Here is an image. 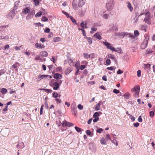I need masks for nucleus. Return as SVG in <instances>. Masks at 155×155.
<instances>
[{"label":"nucleus","instance_id":"nucleus-27","mask_svg":"<svg viewBox=\"0 0 155 155\" xmlns=\"http://www.w3.org/2000/svg\"><path fill=\"white\" fill-rule=\"evenodd\" d=\"M91 31L90 32L92 34L94 33V31H95L97 30V28L95 27H93L91 28Z\"/></svg>","mask_w":155,"mask_h":155},{"label":"nucleus","instance_id":"nucleus-51","mask_svg":"<svg viewBox=\"0 0 155 155\" xmlns=\"http://www.w3.org/2000/svg\"><path fill=\"white\" fill-rule=\"evenodd\" d=\"M43 106H44L43 105H42L41 107V109H40V114L41 115L42 114L43 110Z\"/></svg>","mask_w":155,"mask_h":155},{"label":"nucleus","instance_id":"nucleus-41","mask_svg":"<svg viewBox=\"0 0 155 155\" xmlns=\"http://www.w3.org/2000/svg\"><path fill=\"white\" fill-rule=\"evenodd\" d=\"M86 38H87V40L90 45H91L92 43V39L91 38L89 37L87 38L86 37Z\"/></svg>","mask_w":155,"mask_h":155},{"label":"nucleus","instance_id":"nucleus-37","mask_svg":"<svg viewBox=\"0 0 155 155\" xmlns=\"http://www.w3.org/2000/svg\"><path fill=\"white\" fill-rule=\"evenodd\" d=\"M41 21L44 22L47 21H48V19L45 17L43 16L41 18Z\"/></svg>","mask_w":155,"mask_h":155},{"label":"nucleus","instance_id":"nucleus-40","mask_svg":"<svg viewBox=\"0 0 155 155\" xmlns=\"http://www.w3.org/2000/svg\"><path fill=\"white\" fill-rule=\"evenodd\" d=\"M6 72V70L4 69H2L0 70V76L4 74Z\"/></svg>","mask_w":155,"mask_h":155},{"label":"nucleus","instance_id":"nucleus-39","mask_svg":"<svg viewBox=\"0 0 155 155\" xmlns=\"http://www.w3.org/2000/svg\"><path fill=\"white\" fill-rule=\"evenodd\" d=\"M134 34L135 35L134 36H135V37L138 36L139 35V31L137 30L134 31Z\"/></svg>","mask_w":155,"mask_h":155},{"label":"nucleus","instance_id":"nucleus-3","mask_svg":"<svg viewBox=\"0 0 155 155\" xmlns=\"http://www.w3.org/2000/svg\"><path fill=\"white\" fill-rule=\"evenodd\" d=\"M144 15L145 16L144 18V21L147 23L150 24L151 23L150 19V13L149 12H147L145 13L141 14L140 15Z\"/></svg>","mask_w":155,"mask_h":155},{"label":"nucleus","instance_id":"nucleus-7","mask_svg":"<svg viewBox=\"0 0 155 155\" xmlns=\"http://www.w3.org/2000/svg\"><path fill=\"white\" fill-rule=\"evenodd\" d=\"M71 108L72 111L73 113H74V114L76 115L77 111V107L75 103H73L71 104Z\"/></svg>","mask_w":155,"mask_h":155},{"label":"nucleus","instance_id":"nucleus-2","mask_svg":"<svg viewBox=\"0 0 155 155\" xmlns=\"http://www.w3.org/2000/svg\"><path fill=\"white\" fill-rule=\"evenodd\" d=\"M113 0H107L106 5V7L108 10H111L114 7Z\"/></svg>","mask_w":155,"mask_h":155},{"label":"nucleus","instance_id":"nucleus-53","mask_svg":"<svg viewBox=\"0 0 155 155\" xmlns=\"http://www.w3.org/2000/svg\"><path fill=\"white\" fill-rule=\"evenodd\" d=\"M62 12L67 17H69V15L68 13L64 11H62Z\"/></svg>","mask_w":155,"mask_h":155},{"label":"nucleus","instance_id":"nucleus-9","mask_svg":"<svg viewBox=\"0 0 155 155\" xmlns=\"http://www.w3.org/2000/svg\"><path fill=\"white\" fill-rule=\"evenodd\" d=\"M54 78L56 79H61L62 78V76L60 74L57 73L55 74L54 76Z\"/></svg>","mask_w":155,"mask_h":155},{"label":"nucleus","instance_id":"nucleus-28","mask_svg":"<svg viewBox=\"0 0 155 155\" xmlns=\"http://www.w3.org/2000/svg\"><path fill=\"white\" fill-rule=\"evenodd\" d=\"M69 18L73 23L75 24H77L76 21L72 17L70 16Z\"/></svg>","mask_w":155,"mask_h":155},{"label":"nucleus","instance_id":"nucleus-16","mask_svg":"<svg viewBox=\"0 0 155 155\" xmlns=\"http://www.w3.org/2000/svg\"><path fill=\"white\" fill-rule=\"evenodd\" d=\"M84 57L86 59H88L91 57V55H94V53L91 54H88L87 53H84L83 54Z\"/></svg>","mask_w":155,"mask_h":155},{"label":"nucleus","instance_id":"nucleus-20","mask_svg":"<svg viewBox=\"0 0 155 155\" xmlns=\"http://www.w3.org/2000/svg\"><path fill=\"white\" fill-rule=\"evenodd\" d=\"M108 56L109 58H111L115 62L117 61V59L114 57V56L111 54L108 55Z\"/></svg>","mask_w":155,"mask_h":155},{"label":"nucleus","instance_id":"nucleus-34","mask_svg":"<svg viewBox=\"0 0 155 155\" xmlns=\"http://www.w3.org/2000/svg\"><path fill=\"white\" fill-rule=\"evenodd\" d=\"M71 71V70L70 68H68L65 71V74H69V73Z\"/></svg>","mask_w":155,"mask_h":155},{"label":"nucleus","instance_id":"nucleus-58","mask_svg":"<svg viewBox=\"0 0 155 155\" xmlns=\"http://www.w3.org/2000/svg\"><path fill=\"white\" fill-rule=\"evenodd\" d=\"M123 72V71L121 70L120 69H119L117 72V74H121Z\"/></svg>","mask_w":155,"mask_h":155},{"label":"nucleus","instance_id":"nucleus-62","mask_svg":"<svg viewBox=\"0 0 155 155\" xmlns=\"http://www.w3.org/2000/svg\"><path fill=\"white\" fill-rule=\"evenodd\" d=\"M137 76L138 77H140L141 76V71L138 70L137 71Z\"/></svg>","mask_w":155,"mask_h":155},{"label":"nucleus","instance_id":"nucleus-10","mask_svg":"<svg viewBox=\"0 0 155 155\" xmlns=\"http://www.w3.org/2000/svg\"><path fill=\"white\" fill-rule=\"evenodd\" d=\"M53 85L54 86L53 89L54 90H57L59 87V84L57 82L53 83Z\"/></svg>","mask_w":155,"mask_h":155},{"label":"nucleus","instance_id":"nucleus-56","mask_svg":"<svg viewBox=\"0 0 155 155\" xmlns=\"http://www.w3.org/2000/svg\"><path fill=\"white\" fill-rule=\"evenodd\" d=\"M67 123V124L66 126L68 127H70L71 126H73V124L68 122V123Z\"/></svg>","mask_w":155,"mask_h":155},{"label":"nucleus","instance_id":"nucleus-29","mask_svg":"<svg viewBox=\"0 0 155 155\" xmlns=\"http://www.w3.org/2000/svg\"><path fill=\"white\" fill-rule=\"evenodd\" d=\"M125 32H121L118 35V36L121 38H124L125 37Z\"/></svg>","mask_w":155,"mask_h":155},{"label":"nucleus","instance_id":"nucleus-31","mask_svg":"<svg viewBox=\"0 0 155 155\" xmlns=\"http://www.w3.org/2000/svg\"><path fill=\"white\" fill-rule=\"evenodd\" d=\"M42 13L41 12H39L36 14L35 15V16L36 17H40L42 15Z\"/></svg>","mask_w":155,"mask_h":155},{"label":"nucleus","instance_id":"nucleus-23","mask_svg":"<svg viewBox=\"0 0 155 155\" xmlns=\"http://www.w3.org/2000/svg\"><path fill=\"white\" fill-rule=\"evenodd\" d=\"M100 142L102 144L105 145L106 144L105 139L104 137H102L101 139Z\"/></svg>","mask_w":155,"mask_h":155},{"label":"nucleus","instance_id":"nucleus-52","mask_svg":"<svg viewBox=\"0 0 155 155\" xmlns=\"http://www.w3.org/2000/svg\"><path fill=\"white\" fill-rule=\"evenodd\" d=\"M67 123H68V122L66 121V120H64V121L62 123V126L64 127L66 126L67 124Z\"/></svg>","mask_w":155,"mask_h":155},{"label":"nucleus","instance_id":"nucleus-50","mask_svg":"<svg viewBox=\"0 0 155 155\" xmlns=\"http://www.w3.org/2000/svg\"><path fill=\"white\" fill-rule=\"evenodd\" d=\"M75 128L77 132H80L81 131V129L80 128L77 127H75Z\"/></svg>","mask_w":155,"mask_h":155},{"label":"nucleus","instance_id":"nucleus-46","mask_svg":"<svg viewBox=\"0 0 155 155\" xmlns=\"http://www.w3.org/2000/svg\"><path fill=\"white\" fill-rule=\"evenodd\" d=\"M86 134L87 135L90 136L91 137L92 136V135H91V133L90 130H87L86 131Z\"/></svg>","mask_w":155,"mask_h":155},{"label":"nucleus","instance_id":"nucleus-32","mask_svg":"<svg viewBox=\"0 0 155 155\" xmlns=\"http://www.w3.org/2000/svg\"><path fill=\"white\" fill-rule=\"evenodd\" d=\"M147 25H144L142 26L141 27V29L143 30H144L145 32L147 31L146 30Z\"/></svg>","mask_w":155,"mask_h":155},{"label":"nucleus","instance_id":"nucleus-33","mask_svg":"<svg viewBox=\"0 0 155 155\" xmlns=\"http://www.w3.org/2000/svg\"><path fill=\"white\" fill-rule=\"evenodd\" d=\"M72 5L74 9L75 10H77L78 9V7L77 5L74 2H73L72 3Z\"/></svg>","mask_w":155,"mask_h":155},{"label":"nucleus","instance_id":"nucleus-21","mask_svg":"<svg viewBox=\"0 0 155 155\" xmlns=\"http://www.w3.org/2000/svg\"><path fill=\"white\" fill-rule=\"evenodd\" d=\"M41 90L44 91L47 93H51L52 92V91L51 89H48L45 88H43L41 89Z\"/></svg>","mask_w":155,"mask_h":155},{"label":"nucleus","instance_id":"nucleus-57","mask_svg":"<svg viewBox=\"0 0 155 155\" xmlns=\"http://www.w3.org/2000/svg\"><path fill=\"white\" fill-rule=\"evenodd\" d=\"M44 31L45 33H49L50 31V29L49 28H46L45 30Z\"/></svg>","mask_w":155,"mask_h":155},{"label":"nucleus","instance_id":"nucleus-18","mask_svg":"<svg viewBox=\"0 0 155 155\" xmlns=\"http://www.w3.org/2000/svg\"><path fill=\"white\" fill-rule=\"evenodd\" d=\"M128 37L130 38V41H133L134 40H135V37L134 36L133 34L130 33Z\"/></svg>","mask_w":155,"mask_h":155},{"label":"nucleus","instance_id":"nucleus-44","mask_svg":"<svg viewBox=\"0 0 155 155\" xmlns=\"http://www.w3.org/2000/svg\"><path fill=\"white\" fill-rule=\"evenodd\" d=\"M99 116V114L98 112H95L93 115V117L94 118L97 117Z\"/></svg>","mask_w":155,"mask_h":155},{"label":"nucleus","instance_id":"nucleus-54","mask_svg":"<svg viewBox=\"0 0 155 155\" xmlns=\"http://www.w3.org/2000/svg\"><path fill=\"white\" fill-rule=\"evenodd\" d=\"M53 96L55 98H57L58 96V94L57 93L54 92L53 93Z\"/></svg>","mask_w":155,"mask_h":155},{"label":"nucleus","instance_id":"nucleus-26","mask_svg":"<svg viewBox=\"0 0 155 155\" xmlns=\"http://www.w3.org/2000/svg\"><path fill=\"white\" fill-rule=\"evenodd\" d=\"M150 64H144V67L145 69H147L148 68H150Z\"/></svg>","mask_w":155,"mask_h":155},{"label":"nucleus","instance_id":"nucleus-30","mask_svg":"<svg viewBox=\"0 0 155 155\" xmlns=\"http://www.w3.org/2000/svg\"><path fill=\"white\" fill-rule=\"evenodd\" d=\"M60 40V38L58 37H56L53 39V41L54 42H57L59 41Z\"/></svg>","mask_w":155,"mask_h":155},{"label":"nucleus","instance_id":"nucleus-22","mask_svg":"<svg viewBox=\"0 0 155 155\" xmlns=\"http://www.w3.org/2000/svg\"><path fill=\"white\" fill-rule=\"evenodd\" d=\"M127 7L130 9V11L131 12L133 9V8L131 6V3L129 2H127Z\"/></svg>","mask_w":155,"mask_h":155},{"label":"nucleus","instance_id":"nucleus-11","mask_svg":"<svg viewBox=\"0 0 155 155\" xmlns=\"http://www.w3.org/2000/svg\"><path fill=\"white\" fill-rule=\"evenodd\" d=\"M30 12V9L28 7H26L24 8L22 10V12L25 14H27Z\"/></svg>","mask_w":155,"mask_h":155},{"label":"nucleus","instance_id":"nucleus-55","mask_svg":"<svg viewBox=\"0 0 155 155\" xmlns=\"http://www.w3.org/2000/svg\"><path fill=\"white\" fill-rule=\"evenodd\" d=\"M103 130L102 128H100L98 129H97L96 132L97 133H101L102 131H103Z\"/></svg>","mask_w":155,"mask_h":155},{"label":"nucleus","instance_id":"nucleus-5","mask_svg":"<svg viewBox=\"0 0 155 155\" xmlns=\"http://www.w3.org/2000/svg\"><path fill=\"white\" fill-rule=\"evenodd\" d=\"M134 91H135V93L134 94V96L136 98L138 97L139 93L140 91V88L139 86H135L134 88Z\"/></svg>","mask_w":155,"mask_h":155},{"label":"nucleus","instance_id":"nucleus-6","mask_svg":"<svg viewBox=\"0 0 155 155\" xmlns=\"http://www.w3.org/2000/svg\"><path fill=\"white\" fill-rule=\"evenodd\" d=\"M15 11L14 10L11 11L7 16V17L10 20H12L15 17Z\"/></svg>","mask_w":155,"mask_h":155},{"label":"nucleus","instance_id":"nucleus-25","mask_svg":"<svg viewBox=\"0 0 155 155\" xmlns=\"http://www.w3.org/2000/svg\"><path fill=\"white\" fill-rule=\"evenodd\" d=\"M114 51L119 54L122 53V50L121 48H117L116 49H115V50Z\"/></svg>","mask_w":155,"mask_h":155},{"label":"nucleus","instance_id":"nucleus-14","mask_svg":"<svg viewBox=\"0 0 155 155\" xmlns=\"http://www.w3.org/2000/svg\"><path fill=\"white\" fill-rule=\"evenodd\" d=\"M86 0H79L78 3V6L80 7H81L85 3Z\"/></svg>","mask_w":155,"mask_h":155},{"label":"nucleus","instance_id":"nucleus-45","mask_svg":"<svg viewBox=\"0 0 155 155\" xmlns=\"http://www.w3.org/2000/svg\"><path fill=\"white\" fill-rule=\"evenodd\" d=\"M112 142L114 144H116V146L118 145V143L117 141L116 140H111Z\"/></svg>","mask_w":155,"mask_h":155},{"label":"nucleus","instance_id":"nucleus-4","mask_svg":"<svg viewBox=\"0 0 155 155\" xmlns=\"http://www.w3.org/2000/svg\"><path fill=\"white\" fill-rule=\"evenodd\" d=\"M102 43L104 45L107 46V49H109L113 51H114L115 50V48H114L110 46L111 44L109 43L107 41H103Z\"/></svg>","mask_w":155,"mask_h":155},{"label":"nucleus","instance_id":"nucleus-15","mask_svg":"<svg viewBox=\"0 0 155 155\" xmlns=\"http://www.w3.org/2000/svg\"><path fill=\"white\" fill-rule=\"evenodd\" d=\"M35 46L38 48H45L44 45H41L37 43L35 44Z\"/></svg>","mask_w":155,"mask_h":155},{"label":"nucleus","instance_id":"nucleus-1","mask_svg":"<svg viewBox=\"0 0 155 155\" xmlns=\"http://www.w3.org/2000/svg\"><path fill=\"white\" fill-rule=\"evenodd\" d=\"M144 37L145 39L141 45V48L142 49H144L147 47L148 41L149 40V36L148 35H145Z\"/></svg>","mask_w":155,"mask_h":155},{"label":"nucleus","instance_id":"nucleus-59","mask_svg":"<svg viewBox=\"0 0 155 155\" xmlns=\"http://www.w3.org/2000/svg\"><path fill=\"white\" fill-rule=\"evenodd\" d=\"M106 140H111V139L110 137V135L109 134H107L106 135Z\"/></svg>","mask_w":155,"mask_h":155},{"label":"nucleus","instance_id":"nucleus-12","mask_svg":"<svg viewBox=\"0 0 155 155\" xmlns=\"http://www.w3.org/2000/svg\"><path fill=\"white\" fill-rule=\"evenodd\" d=\"M101 34L100 32L96 33L94 35V36L98 39L101 40Z\"/></svg>","mask_w":155,"mask_h":155},{"label":"nucleus","instance_id":"nucleus-64","mask_svg":"<svg viewBox=\"0 0 155 155\" xmlns=\"http://www.w3.org/2000/svg\"><path fill=\"white\" fill-rule=\"evenodd\" d=\"M99 118L98 117H96L93 119V122H96L99 120Z\"/></svg>","mask_w":155,"mask_h":155},{"label":"nucleus","instance_id":"nucleus-60","mask_svg":"<svg viewBox=\"0 0 155 155\" xmlns=\"http://www.w3.org/2000/svg\"><path fill=\"white\" fill-rule=\"evenodd\" d=\"M106 63L108 65L110 64V61L109 59H107L106 61Z\"/></svg>","mask_w":155,"mask_h":155},{"label":"nucleus","instance_id":"nucleus-35","mask_svg":"<svg viewBox=\"0 0 155 155\" xmlns=\"http://www.w3.org/2000/svg\"><path fill=\"white\" fill-rule=\"evenodd\" d=\"M68 62L69 65L71 66H73L74 65V63L73 62V61L71 59H69Z\"/></svg>","mask_w":155,"mask_h":155},{"label":"nucleus","instance_id":"nucleus-13","mask_svg":"<svg viewBox=\"0 0 155 155\" xmlns=\"http://www.w3.org/2000/svg\"><path fill=\"white\" fill-rule=\"evenodd\" d=\"M40 56L46 57L48 55V53L46 51H44L41 52L40 53Z\"/></svg>","mask_w":155,"mask_h":155},{"label":"nucleus","instance_id":"nucleus-8","mask_svg":"<svg viewBox=\"0 0 155 155\" xmlns=\"http://www.w3.org/2000/svg\"><path fill=\"white\" fill-rule=\"evenodd\" d=\"M86 12V9L85 8H81L78 11V14L81 16H83Z\"/></svg>","mask_w":155,"mask_h":155},{"label":"nucleus","instance_id":"nucleus-48","mask_svg":"<svg viewBox=\"0 0 155 155\" xmlns=\"http://www.w3.org/2000/svg\"><path fill=\"white\" fill-rule=\"evenodd\" d=\"M34 2L35 3V5H38L39 3V1L38 0H34Z\"/></svg>","mask_w":155,"mask_h":155},{"label":"nucleus","instance_id":"nucleus-61","mask_svg":"<svg viewBox=\"0 0 155 155\" xmlns=\"http://www.w3.org/2000/svg\"><path fill=\"white\" fill-rule=\"evenodd\" d=\"M113 92L114 93L116 94H117L119 92V91L117 90L116 89H114V90L113 91Z\"/></svg>","mask_w":155,"mask_h":155},{"label":"nucleus","instance_id":"nucleus-19","mask_svg":"<svg viewBox=\"0 0 155 155\" xmlns=\"http://www.w3.org/2000/svg\"><path fill=\"white\" fill-rule=\"evenodd\" d=\"M35 12L34 11H31L30 13H29L27 16V18H31L32 16L35 15Z\"/></svg>","mask_w":155,"mask_h":155},{"label":"nucleus","instance_id":"nucleus-49","mask_svg":"<svg viewBox=\"0 0 155 155\" xmlns=\"http://www.w3.org/2000/svg\"><path fill=\"white\" fill-rule=\"evenodd\" d=\"M78 108L80 110H81L83 109V107L82 105L80 104L78 105Z\"/></svg>","mask_w":155,"mask_h":155},{"label":"nucleus","instance_id":"nucleus-42","mask_svg":"<svg viewBox=\"0 0 155 155\" xmlns=\"http://www.w3.org/2000/svg\"><path fill=\"white\" fill-rule=\"evenodd\" d=\"M9 38V37L8 36H2L0 37L1 39H8Z\"/></svg>","mask_w":155,"mask_h":155},{"label":"nucleus","instance_id":"nucleus-63","mask_svg":"<svg viewBox=\"0 0 155 155\" xmlns=\"http://www.w3.org/2000/svg\"><path fill=\"white\" fill-rule=\"evenodd\" d=\"M139 124L138 122H137L136 123H135L134 124V126L136 127H138V126H139Z\"/></svg>","mask_w":155,"mask_h":155},{"label":"nucleus","instance_id":"nucleus-24","mask_svg":"<svg viewBox=\"0 0 155 155\" xmlns=\"http://www.w3.org/2000/svg\"><path fill=\"white\" fill-rule=\"evenodd\" d=\"M7 91V89L5 88H2L1 89V92L2 94H5L6 93Z\"/></svg>","mask_w":155,"mask_h":155},{"label":"nucleus","instance_id":"nucleus-43","mask_svg":"<svg viewBox=\"0 0 155 155\" xmlns=\"http://www.w3.org/2000/svg\"><path fill=\"white\" fill-rule=\"evenodd\" d=\"M154 115V113L153 111H151L150 112V116L151 117H153Z\"/></svg>","mask_w":155,"mask_h":155},{"label":"nucleus","instance_id":"nucleus-38","mask_svg":"<svg viewBox=\"0 0 155 155\" xmlns=\"http://www.w3.org/2000/svg\"><path fill=\"white\" fill-rule=\"evenodd\" d=\"M130 95V94L129 93H127L126 94H124V98L126 99H128L129 98V97Z\"/></svg>","mask_w":155,"mask_h":155},{"label":"nucleus","instance_id":"nucleus-47","mask_svg":"<svg viewBox=\"0 0 155 155\" xmlns=\"http://www.w3.org/2000/svg\"><path fill=\"white\" fill-rule=\"evenodd\" d=\"M19 64V63L18 62H16L14 64L12 65V68H17V66L16 65V64Z\"/></svg>","mask_w":155,"mask_h":155},{"label":"nucleus","instance_id":"nucleus-17","mask_svg":"<svg viewBox=\"0 0 155 155\" xmlns=\"http://www.w3.org/2000/svg\"><path fill=\"white\" fill-rule=\"evenodd\" d=\"M24 147V144L22 142L19 143L17 146V148L19 147L20 149H22Z\"/></svg>","mask_w":155,"mask_h":155},{"label":"nucleus","instance_id":"nucleus-36","mask_svg":"<svg viewBox=\"0 0 155 155\" xmlns=\"http://www.w3.org/2000/svg\"><path fill=\"white\" fill-rule=\"evenodd\" d=\"M100 102L97 104L96 105V106L95 107V109L96 110H100L99 108L101 105Z\"/></svg>","mask_w":155,"mask_h":155}]
</instances>
